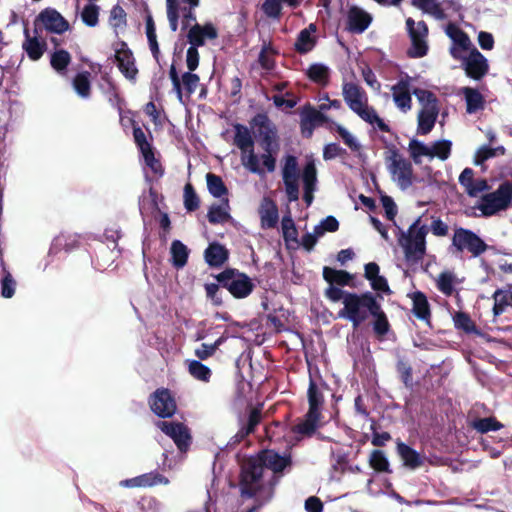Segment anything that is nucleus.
<instances>
[{
	"label": "nucleus",
	"mask_w": 512,
	"mask_h": 512,
	"mask_svg": "<svg viewBox=\"0 0 512 512\" xmlns=\"http://www.w3.org/2000/svg\"><path fill=\"white\" fill-rule=\"evenodd\" d=\"M170 252L172 264L176 268H182L186 265L189 255V250L186 245L179 240H174L171 244Z\"/></svg>",
	"instance_id": "36"
},
{
	"label": "nucleus",
	"mask_w": 512,
	"mask_h": 512,
	"mask_svg": "<svg viewBox=\"0 0 512 512\" xmlns=\"http://www.w3.org/2000/svg\"><path fill=\"white\" fill-rule=\"evenodd\" d=\"M184 205L188 211H193L199 206V199L190 183L184 187Z\"/></svg>",
	"instance_id": "60"
},
{
	"label": "nucleus",
	"mask_w": 512,
	"mask_h": 512,
	"mask_svg": "<svg viewBox=\"0 0 512 512\" xmlns=\"http://www.w3.org/2000/svg\"><path fill=\"white\" fill-rule=\"evenodd\" d=\"M392 96L395 105L402 112H407L411 109V79L409 77L401 78L391 88Z\"/></svg>",
	"instance_id": "23"
},
{
	"label": "nucleus",
	"mask_w": 512,
	"mask_h": 512,
	"mask_svg": "<svg viewBox=\"0 0 512 512\" xmlns=\"http://www.w3.org/2000/svg\"><path fill=\"white\" fill-rule=\"evenodd\" d=\"M72 84L78 96L84 99L90 97L91 83L90 74L88 72L78 73L73 79Z\"/></svg>",
	"instance_id": "38"
},
{
	"label": "nucleus",
	"mask_w": 512,
	"mask_h": 512,
	"mask_svg": "<svg viewBox=\"0 0 512 512\" xmlns=\"http://www.w3.org/2000/svg\"><path fill=\"white\" fill-rule=\"evenodd\" d=\"M281 226L285 242L287 244L294 243L299 245L298 232L290 215H286L282 218Z\"/></svg>",
	"instance_id": "44"
},
{
	"label": "nucleus",
	"mask_w": 512,
	"mask_h": 512,
	"mask_svg": "<svg viewBox=\"0 0 512 512\" xmlns=\"http://www.w3.org/2000/svg\"><path fill=\"white\" fill-rule=\"evenodd\" d=\"M166 6L169 26L173 32L178 29V19L180 16L183 17V29H186L191 22L196 21V15L193 11L196 7H181L179 0H166Z\"/></svg>",
	"instance_id": "14"
},
{
	"label": "nucleus",
	"mask_w": 512,
	"mask_h": 512,
	"mask_svg": "<svg viewBox=\"0 0 512 512\" xmlns=\"http://www.w3.org/2000/svg\"><path fill=\"white\" fill-rule=\"evenodd\" d=\"M472 427L480 433L500 430L503 425L493 417L480 418L472 422Z\"/></svg>",
	"instance_id": "51"
},
{
	"label": "nucleus",
	"mask_w": 512,
	"mask_h": 512,
	"mask_svg": "<svg viewBox=\"0 0 512 512\" xmlns=\"http://www.w3.org/2000/svg\"><path fill=\"white\" fill-rule=\"evenodd\" d=\"M413 302V314L423 321L428 322L430 319L429 303L426 296L421 292H415L411 296Z\"/></svg>",
	"instance_id": "34"
},
{
	"label": "nucleus",
	"mask_w": 512,
	"mask_h": 512,
	"mask_svg": "<svg viewBox=\"0 0 512 512\" xmlns=\"http://www.w3.org/2000/svg\"><path fill=\"white\" fill-rule=\"evenodd\" d=\"M325 121V116L318 110L308 107L301 114V131L305 137H310L316 126Z\"/></svg>",
	"instance_id": "25"
},
{
	"label": "nucleus",
	"mask_w": 512,
	"mask_h": 512,
	"mask_svg": "<svg viewBox=\"0 0 512 512\" xmlns=\"http://www.w3.org/2000/svg\"><path fill=\"white\" fill-rule=\"evenodd\" d=\"M461 93L464 95L467 112L475 113L484 107V98L479 91L470 87H463Z\"/></svg>",
	"instance_id": "33"
},
{
	"label": "nucleus",
	"mask_w": 512,
	"mask_h": 512,
	"mask_svg": "<svg viewBox=\"0 0 512 512\" xmlns=\"http://www.w3.org/2000/svg\"><path fill=\"white\" fill-rule=\"evenodd\" d=\"M316 25L310 24L307 28L300 31L295 42V49L299 53H307L311 51L316 44Z\"/></svg>",
	"instance_id": "29"
},
{
	"label": "nucleus",
	"mask_w": 512,
	"mask_h": 512,
	"mask_svg": "<svg viewBox=\"0 0 512 512\" xmlns=\"http://www.w3.org/2000/svg\"><path fill=\"white\" fill-rule=\"evenodd\" d=\"M225 286L236 298L247 297L254 288L252 280L242 273H231L226 279Z\"/></svg>",
	"instance_id": "22"
},
{
	"label": "nucleus",
	"mask_w": 512,
	"mask_h": 512,
	"mask_svg": "<svg viewBox=\"0 0 512 512\" xmlns=\"http://www.w3.org/2000/svg\"><path fill=\"white\" fill-rule=\"evenodd\" d=\"M71 61L70 54L63 49L55 51L51 55L50 63L51 66L58 72L62 73L66 70L68 64Z\"/></svg>",
	"instance_id": "49"
},
{
	"label": "nucleus",
	"mask_w": 512,
	"mask_h": 512,
	"mask_svg": "<svg viewBox=\"0 0 512 512\" xmlns=\"http://www.w3.org/2000/svg\"><path fill=\"white\" fill-rule=\"evenodd\" d=\"M261 218V226L264 229H270L276 226L278 222V209L273 200L270 198H263L259 208Z\"/></svg>",
	"instance_id": "26"
},
{
	"label": "nucleus",
	"mask_w": 512,
	"mask_h": 512,
	"mask_svg": "<svg viewBox=\"0 0 512 512\" xmlns=\"http://www.w3.org/2000/svg\"><path fill=\"white\" fill-rule=\"evenodd\" d=\"M408 152L415 164H420L423 157L430 158V145L425 144L417 139L410 140L408 144Z\"/></svg>",
	"instance_id": "37"
},
{
	"label": "nucleus",
	"mask_w": 512,
	"mask_h": 512,
	"mask_svg": "<svg viewBox=\"0 0 512 512\" xmlns=\"http://www.w3.org/2000/svg\"><path fill=\"white\" fill-rule=\"evenodd\" d=\"M374 318V324L373 329L376 334L383 336L385 335L389 330V322L387 320V317L385 313L382 311L380 304L378 303V309L376 313L371 314Z\"/></svg>",
	"instance_id": "56"
},
{
	"label": "nucleus",
	"mask_w": 512,
	"mask_h": 512,
	"mask_svg": "<svg viewBox=\"0 0 512 512\" xmlns=\"http://www.w3.org/2000/svg\"><path fill=\"white\" fill-rule=\"evenodd\" d=\"M152 411L159 417H171L176 411V404L167 389H158L150 399Z\"/></svg>",
	"instance_id": "19"
},
{
	"label": "nucleus",
	"mask_w": 512,
	"mask_h": 512,
	"mask_svg": "<svg viewBox=\"0 0 512 512\" xmlns=\"http://www.w3.org/2000/svg\"><path fill=\"white\" fill-rule=\"evenodd\" d=\"M290 465V454L280 455L274 450L262 451L258 459H249L244 463L240 482L241 495L255 497L258 502L248 512H257L273 496L272 476L266 475L265 468L279 473Z\"/></svg>",
	"instance_id": "1"
},
{
	"label": "nucleus",
	"mask_w": 512,
	"mask_h": 512,
	"mask_svg": "<svg viewBox=\"0 0 512 512\" xmlns=\"http://www.w3.org/2000/svg\"><path fill=\"white\" fill-rule=\"evenodd\" d=\"M302 180L304 184V189H314L316 188L317 182V173L316 167L313 162H308L303 170Z\"/></svg>",
	"instance_id": "57"
},
{
	"label": "nucleus",
	"mask_w": 512,
	"mask_h": 512,
	"mask_svg": "<svg viewBox=\"0 0 512 512\" xmlns=\"http://www.w3.org/2000/svg\"><path fill=\"white\" fill-rule=\"evenodd\" d=\"M413 94L422 106L418 113L417 132L426 135L433 129L438 117L437 98L432 92L424 89H414Z\"/></svg>",
	"instance_id": "8"
},
{
	"label": "nucleus",
	"mask_w": 512,
	"mask_h": 512,
	"mask_svg": "<svg viewBox=\"0 0 512 512\" xmlns=\"http://www.w3.org/2000/svg\"><path fill=\"white\" fill-rule=\"evenodd\" d=\"M342 95L348 107L362 120L380 131L387 132L389 130L388 125L368 105L367 95L360 86L353 82H345L342 87Z\"/></svg>",
	"instance_id": "4"
},
{
	"label": "nucleus",
	"mask_w": 512,
	"mask_h": 512,
	"mask_svg": "<svg viewBox=\"0 0 512 512\" xmlns=\"http://www.w3.org/2000/svg\"><path fill=\"white\" fill-rule=\"evenodd\" d=\"M309 410L304 420L293 427V432L301 436H311L320 426V408L323 404L322 388L312 380L308 389Z\"/></svg>",
	"instance_id": "7"
},
{
	"label": "nucleus",
	"mask_w": 512,
	"mask_h": 512,
	"mask_svg": "<svg viewBox=\"0 0 512 512\" xmlns=\"http://www.w3.org/2000/svg\"><path fill=\"white\" fill-rule=\"evenodd\" d=\"M501 154L504 153V148L502 146L497 148H491L487 145L481 146L475 153L474 163L475 165L482 166L483 163L496 155L497 152Z\"/></svg>",
	"instance_id": "55"
},
{
	"label": "nucleus",
	"mask_w": 512,
	"mask_h": 512,
	"mask_svg": "<svg viewBox=\"0 0 512 512\" xmlns=\"http://www.w3.org/2000/svg\"><path fill=\"white\" fill-rule=\"evenodd\" d=\"M323 277L331 285L335 283L342 286L347 285L352 278V276L346 271L336 270L329 267H324Z\"/></svg>",
	"instance_id": "42"
},
{
	"label": "nucleus",
	"mask_w": 512,
	"mask_h": 512,
	"mask_svg": "<svg viewBox=\"0 0 512 512\" xmlns=\"http://www.w3.org/2000/svg\"><path fill=\"white\" fill-rule=\"evenodd\" d=\"M406 26L411 38L412 46L409 49V55L412 57H423L427 54L428 45L426 38L428 35V28L425 22H415L412 18L406 20Z\"/></svg>",
	"instance_id": "11"
},
{
	"label": "nucleus",
	"mask_w": 512,
	"mask_h": 512,
	"mask_svg": "<svg viewBox=\"0 0 512 512\" xmlns=\"http://www.w3.org/2000/svg\"><path fill=\"white\" fill-rule=\"evenodd\" d=\"M370 466L378 472L390 473L389 461L385 453L381 450H374L369 458Z\"/></svg>",
	"instance_id": "47"
},
{
	"label": "nucleus",
	"mask_w": 512,
	"mask_h": 512,
	"mask_svg": "<svg viewBox=\"0 0 512 512\" xmlns=\"http://www.w3.org/2000/svg\"><path fill=\"white\" fill-rule=\"evenodd\" d=\"M378 302L371 293H352L345 297L344 307L338 312V318L350 321L354 328L359 327L372 313H376Z\"/></svg>",
	"instance_id": "5"
},
{
	"label": "nucleus",
	"mask_w": 512,
	"mask_h": 512,
	"mask_svg": "<svg viewBox=\"0 0 512 512\" xmlns=\"http://www.w3.org/2000/svg\"><path fill=\"white\" fill-rule=\"evenodd\" d=\"M206 179L208 190L214 197L221 198L227 194V189L219 176L208 173Z\"/></svg>",
	"instance_id": "50"
},
{
	"label": "nucleus",
	"mask_w": 512,
	"mask_h": 512,
	"mask_svg": "<svg viewBox=\"0 0 512 512\" xmlns=\"http://www.w3.org/2000/svg\"><path fill=\"white\" fill-rule=\"evenodd\" d=\"M495 316L502 314L507 306L512 307V285H506L502 289H497L493 294Z\"/></svg>",
	"instance_id": "30"
},
{
	"label": "nucleus",
	"mask_w": 512,
	"mask_h": 512,
	"mask_svg": "<svg viewBox=\"0 0 512 512\" xmlns=\"http://www.w3.org/2000/svg\"><path fill=\"white\" fill-rule=\"evenodd\" d=\"M512 206V182L505 181L494 192L485 194L478 209L484 216H492Z\"/></svg>",
	"instance_id": "9"
},
{
	"label": "nucleus",
	"mask_w": 512,
	"mask_h": 512,
	"mask_svg": "<svg viewBox=\"0 0 512 512\" xmlns=\"http://www.w3.org/2000/svg\"><path fill=\"white\" fill-rule=\"evenodd\" d=\"M0 269H1V275H0L1 295L4 298H11L15 293L16 281L14 280V278L12 277L10 272H8L6 270L3 263H1Z\"/></svg>",
	"instance_id": "41"
},
{
	"label": "nucleus",
	"mask_w": 512,
	"mask_h": 512,
	"mask_svg": "<svg viewBox=\"0 0 512 512\" xmlns=\"http://www.w3.org/2000/svg\"><path fill=\"white\" fill-rule=\"evenodd\" d=\"M193 71L185 72L181 79L178 76L175 65H171L169 70V77L173 84V90L175 91L177 98L182 102V86L184 90L189 94H193L200 82V78L197 74L192 73Z\"/></svg>",
	"instance_id": "16"
},
{
	"label": "nucleus",
	"mask_w": 512,
	"mask_h": 512,
	"mask_svg": "<svg viewBox=\"0 0 512 512\" xmlns=\"http://www.w3.org/2000/svg\"><path fill=\"white\" fill-rule=\"evenodd\" d=\"M452 142L449 140H438L430 145V159L438 158L442 161L449 158Z\"/></svg>",
	"instance_id": "43"
},
{
	"label": "nucleus",
	"mask_w": 512,
	"mask_h": 512,
	"mask_svg": "<svg viewBox=\"0 0 512 512\" xmlns=\"http://www.w3.org/2000/svg\"><path fill=\"white\" fill-rule=\"evenodd\" d=\"M234 144L241 151V164L245 169L259 176L264 175V168L268 172H274L276 158L267 149L260 157L254 152V138L249 128L244 125H234Z\"/></svg>",
	"instance_id": "2"
},
{
	"label": "nucleus",
	"mask_w": 512,
	"mask_h": 512,
	"mask_svg": "<svg viewBox=\"0 0 512 512\" xmlns=\"http://www.w3.org/2000/svg\"><path fill=\"white\" fill-rule=\"evenodd\" d=\"M229 205L228 201H225L223 204L212 206L208 212V220L211 223H223L228 220Z\"/></svg>",
	"instance_id": "53"
},
{
	"label": "nucleus",
	"mask_w": 512,
	"mask_h": 512,
	"mask_svg": "<svg viewBox=\"0 0 512 512\" xmlns=\"http://www.w3.org/2000/svg\"><path fill=\"white\" fill-rule=\"evenodd\" d=\"M198 46L190 45L186 51V66L189 71H194L199 65Z\"/></svg>",
	"instance_id": "62"
},
{
	"label": "nucleus",
	"mask_w": 512,
	"mask_h": 512,
	"mask_svg": "<svg viewBox=\"0 0 512 512\" xmlns=\"http://www.w3.org/2000/svg\"><path fill=\"white\" fill-rule=\"evenodd\" d=\"M282 178L285 185V191L289 201H296L299 198V170L296 157L288 155L285 157L282 168Z\"/></svg>",
	"instance_id": "12"
},
{
	"label": "nucleus",
	"mask_w": 512,
	"mask_h": 512,
	"mask_svg": "<svg viewBox=\"0 0 512 512\" xmlns=\"http://www.w3.org/2000/svg\"><path fill=\"white\" fill-rule=\"evenodd\" d=\"M115 62L120 72L129 80H134L138 73L132 52L125 43H120L115 49Z\"/></svg>",
	"instance_id": "20"
},
{
	"label": "nucleus",
	"mask_w": 512,
	"mask_h": 512,
	"mask_svg": "<svg viewBox=\"0 0 512 512\" xmlns=\"http://www.w3.org/2000/svg\"><path fill=\"white\" fill-rule=\"evenodd\" d=\"M145 164L151 169L155 176H162L163 168L161 163L155 158L152 148L141 153Z\"/></svg>",
	"instance_id": "59"
},
{
	"label": "nucleus",
	"mask_w": 512,
	"mask_h": 512,
	"mask_svg": "<svg viewBox=\"0 0 512 512\" xmlns=\"http://www.w3.org/2000/svg\"><path fill=\"white\" fill-rule=\"evenodd\" d=\"M157 427L174 441L179 450L185 451L190 445L189 430L182 423L158 421Z\"/></svg>",
	"instance_id": "17"
},
{
	"label": "nucleus",
	"mask_w": 512,
	"mask_h": 512,
	"mask_svg": "<svg viewBox=\"0 0 512 512\" xmlns=\"http://www.w3.org/2000/svg\"><path fill=\"white\" fill-rule=\"evenodd\" d=\"M446 33L453 41V46L450 49V53L453 58H464V55L469 53L472 49H476L469 37L457 26L453 24L448 25Z\"/></svg>",
	"instance_id": "18"
},
{
	"label": "nucleus",
	"mask_w": 512,
	"mask_h": 512,
	"mask_svg": "<svg viewBox=\"0 0 512 512\" xmlns=\"http://www.w3.org/2000/svg\"><path fill=\"white\" fill-rule=\"evenodd\" d=\"M335 130L340 136V138L343 140L345 145H347L352 151L356 152L360 150V142L350 131H348L345 127L339 124L335 125Z\"/></svg>",
	"instance_id": "54"
},
{
	"label": "nucleus",
	"mask_w": 512,
	"mask_h": 512,
	"mask_svg": "<svg viewBox=\"0 0 512 512\" xmlns=\"http://www.w3.org/2000/svg\"><path fill=\"white\" fill-rule=\"evenodd\" d=\"M146 35H147V39L149 42L150 50H151L154 58L158 61L160 50H159L157 37H156L155 24L150 15L146 19Z\"/></svg>",
	"instance_id": "52"
},
{
	"label": "nucleus",
	"mask_w": 512,
	"mask_h": 512,
	"mask_svg": "<svg viewBox=\"0 0 512 512\" xmlns=\"http://www.w3.org/2000/svg\"><path fill=\"white\" fill-rule=\"evenodd\" d=\"M261 420V411L259 409H252L248 416L247 423H241V427L236 434L237 441H241L248 434L254 431V428L259 424Z\"/></svg>",
	"instance_id": "39"
},
{
	"label": "nucleus",
	"mask_w": 512,
	"mask_h": 512,
	"mask_svg": "<svg viewBox=\"0 0 512 512\" xmlns=\"http://www.w3.org/2000/svg\"><path fill=\"white\" fill-rule=\"evenodd\" d=\"M167 483V480H163L162 477L158 475L153 474H144L138 477H134L131 479H127L121 482V485L124 487H147V486H153L158 483Z\"/></svg>",
	"instance_id": "35"
},
{
	"label": "nucleus",
	"mask_w": 512,
	"mask_h": 512,
	"mask_svg": "<svg viewBox=\"0 0 512 512\" xmlns=\"http://www.w3.org/2000/svg\"><path fill=\"white\" fill-rule=\"evenodd\" d=\"M99 10V6L94 3L85 5L81 11L83 23L89 27H95L99 21Z\"/></svg>",
	"instance_id": "48"
},
{
	"label": "nucleus",
	"mask_w": 512,
	"mask_h": 512,
	"mask_svg": "<svg viewBox=\"0 0 512 512\" xmlns=\"http://www.w3.org/2000/svg\"><path fill=\"white\" fill-rule=\"evenodd\" d=\"M372 16L357 6H351L347 11L346 28L356 34L363 33L371 24Z\"/></svg>",
	"instance_id": "21"
},
{
	"label": "nucleus",
	"mask_w": 512,
	"mask_h": 512,
	"mask_svg": "<svg viewBox=\"0 0 512 512\" xmlns=\"http://www.w3.org/2000/svg\"><path fill=\"white\" fill-rule=\"evenodd\" d=\"M109 22L114 29L122 28L126 25V13L121 6L116 5L111 9Z\"/></svg>",
	"instance_id": "58"
},
{
	"label": "nucleus",
	"mask_w": 512,
	"mask_h": 512,
	"mask_svg": "<svg viewBox=\"0 0 512 512\" xmlns=\"http://www.w3.org/2000/svg\"><path fill=\"white\" fill-rule=\"evenodd\" d=\"M273 53V49L268 45H265L260 52L259 62L261 66L266 70L273 68V59L271 57Z\"/></svg>",
	"instance_id": "63"
},
{
	"label": "nucleus",
	"mask_w": 512,
	"mask_h": 512,
	"mask_svg": "<svg viewBox=\"0 0 512 512\" xmlns=\"http://www.w3.org/2000/svg\"><path fill=\"white\" fill-rule=\"evenodd\" d=\"M189 373L197 380L208 382L211 377V370L197 360H187Z\"/></svg>",
	"instance_id": "45"
},
{
	"label": "nucleus",
	"mask_w": 512,
	"mask_h": 512,
	"mask_svg": "<svg viewBox=\"0 0 512 512\" xmlns=\"http://www.w3.org/2000/svg\"><path fill=\"white\" fill-rule=\"evenodd\" d=\"M365 277L370 281L371 287L374 290L381 292L389 291L387 280L379 275V266L376 263L370 262L365 265Z\"/></svg>",
	"instance_id": "31"
},
{
	"label": "nucleus",
	"mask_w": 512,
	"mask_h": 512,
	"mask_svg": "<svg viewBox=\"0 0 512 512\" xmlns=\"http://www.w3.org/2000/svg\"><path fill=\"white\" fill-rule=\"evenodd\" d=\"M385 165L392 182L402 191L409 189L417 180L412 162L396 147L387 150Z\"/></svg>",
	"instance_id": "6"
},
{
	"label": "nucleus",
	"mask_w": 512,
	"mask_h": 512,
	"mask_svg": "<svg viewBox=\"0 0 512 512\" xmlns=\"http://www.w3.org/2000/svg\"><path fill=\"white\" fill-rule=\"evenodd\" d=\"M459 60L462 61L467 76L472 79L479 80L488 72V61L477 49H472Z\"/></svg>",
	"instance_id": "15"
},
{
	"label": "nucleus",
	"mask_w": 512,
	"mask_h": 512,
	"mask_svg": "<svg viewBox=\"0 0 512 512\" xmlns=\"http://www.w3.org/2000/svg\"><path fill=\"white\" fill-rule=\"evenodd\" d=\"M24 35L25 40L22 43L23 50L31 60H39L46 50V42L38 36H31L28 29L24 30Z\"/></svg>",
	"instance_id": "27"
},
{
	"label": "nucleus",
	"mask_w": 512,
	"mask_h": 512,
	"mask_svg": "<svg viewBox=\"0 0 512 512\" xmlns=\"http://www.w3.org/2000/svg\"><path fill=\"white\" fill-rule=\"evenodd\" d=\"M489 188L490 186L485 179H474L466 193L471 197H476L480 193L489 190Z\"/></svg>",
	"instance_id": "64"
},
{
	"label": "nucleus",
	"mask_w": 512,
	"mask_h": 512,
	"mask_svg": "<svg viewBox=\"0 0 512 512\" xmlns=\"http://www.w3.org/2000/svg\"><path fill=\"white\" fill-rule=\"evenodd\" d=\"M204 257L210 266H221L228 257L226 248L218 243H212L205 250Z\"/></svg>",
	"instance_id": "32"
},
{
	"label": "nucleus",
	"mask_w": 512,
	"mask_h": 512,
	"mask_svg": "<svg viewBox=\"0 0 512 512\" xmlns=\"http://www.w3.org/2000/svg\"><path fill=\"white\" fill-rule=\"evenodd\" d=\"M282 0H265L262 10L270 18H279L282 9Z\"/></svg>",
	"instance_id": "61"
},
{
	"label": "nucleus",
	"mask_w": 512,
	"mask_h": 512,
	"mask_svg": "<svg viewBox=\"0 0 512 512\" xmlns=\"http://www.w3.org/2000/svg\"><path fill=\"white\" fill-rule=\"evenodd\" d=\"M36 26H41L49 33L62 34L69 30L68 21L55 9L46 8L39 13L35 21Z\"/></svg>",
	"instance_id": "13"
},
{
	"label": "nucleus",
	"mask_w": 512,
	"mask_h": 512,
	"mask_svg": "<svg viewBox=\"0 0 512 512\" xmlns=\"http://www.w3.org/2000/svg\"><path fill=\"white\" fill-rule=\"evenodd\" d=\"M452 246L459 252L468 251L473 257L480 256L488 248V245L477 234L465 228L455 229Z\"/></svg>",
	"instance_id": "10"
},
{
	"label": "nucleus",
	"mask_w": 512,
	"mask_h": 512,
	"mask_svg": "<svg viewBox=\"0 0 512 512\" xmlns=\"http://www.w3.org/2000/svg\"><path fill=\"white\" fill-rule=\"evenodd\" d=\"M308 77L321 85H326L329 79V68L323 64H313L307 70Z\"/></svg>",
	"instance_id": "46"
},
{
	"label": "nucleus",
	"mask_w": 512,
	"mask_h": 512,
	"mask_svg": "<svg viewBox=\"0 0 512 512\" xmlns=\"http://www.w3.org/2000/svg\"><path fill=\"white\" fill-rule=\"evenodd\" d=\"M218 37V30L212 23L200 25L195 23L187 33L190 45L203 46L207 40H214Z\"/></svg>",
	"instance_id": "24"
},
{
	"label": "nucleus",
	"mask_w": 512,
	"mask_h": 512,
	"mask_svg": "<svg viewBox=\"0 0 512 512\" xmlns=\"http://www.w3.org/2000/svg\"><path fill=\"white\" fill-rule=\"evenodd\" d=\"M397 229L398 244L403 250L406 261L413 264L420 262L426 253L428 226L422 224L421 217H418L406 231L399 227Z\"/></svg>",
	"instance_id": "3"
},
{
	"label": "nucleus",
	"mask_w": 512,
	"mask_h": 512,
	"mask_svg": "<svg viewBox=\"0 0 512 512\" xmlns=\"http://www.w3.org/2000/svg\"><path fill=\"white\" fill-rule=\"evenodd\" d=\"M437 288L445 295L450 296L455 290L457 283L456 276L451 271H444L439 274L436 280Z\"/></svg>",
	"instance_id": "40"
},
{
	"label": "nucleus",
	"mask_w": 512,
	"mask_h": 512,
	"mask_svg": "<svg viewBox=\"0 0 512 512\" xmlns=\"http://www.w3.org/2000/svg\"><path fill=\"white\" fill-rule=\"evenodd\" d=\"M397 452L405 467L415 470L423 465V457L413 448L405 443H397Z\"/></svg>",
	"instance_id": "28"
}]
</instances>
